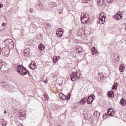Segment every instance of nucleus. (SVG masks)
<instances>
[{"instance_id": "nucleus-1", "label": "nucleus", "mask_w": 126, "mask_h": 126, "mask_svg": "<svg viewBox=\"0 0 126 126\" xmlns=\"http://www.w3.org/2000/svg\"><path fill=\"white\" fill-rule=\"evenodd\" d=\"M81 21L83 24H87L90 21V18H89L88 14L82 13L81 15Z\"/></svg>"}, {"instance_id": "nucleus-2", "label": "nucleus", "mask_w": 126, "mask_h": 126, "mask_svg": "<svg viewBox=\"0 0 126 126\" xmlns=\"http://www.w3.org/2000/svg\"><path fill=\"white\" fill-rule=\"evenodd\" d=\"M4 44L8 48L12 49L14 47V43L13 42V40L11 39H6L4 41Z\"/></svg>"}, {"instance_id": "nucleus-3", "label": "nucleus", "mask_w": 126, "mask_h": 126, "mask_svg": "<svg viewBox=\"0 0 126 126\" xmlns=\"http://www.w3.org/2000/svg\"><path fill=\"white\" fill-rule=\"evenodd\" d=\"M78 72H73L70 76L71 80L72 81H74L76 79H78L80 77V75L79 74Z\"/></svg>"}, {"instance_id": "nucleus-4", "label": "nucleus", "mask_w": 126, "mask_h": 126, "mask_svg": "<svg viewBox=\"0 0 126 126\" xmlns=\"http://www.w3.org/2000/svg\"><path fill=\"white\" fill-rule=\"evenodd\" d=\"M99 23L101 24H104L105 23V20H106V15H105V13L104 12H101L99 16Z\"/></svg>"}, {"instance_id": "nucleus-5", "label": "nucleus", "mask_w": 126, "mask_h": 126, "mask_svg": "<svg viewBox=\"0 0 126 126\" xmlns=\"http://www.w3.org/2000/svg\"><path fill=\"white\" fill-rule=\"evenodd\" d=\"M10 51V49L7 48L5 50V47L2 48V51L3 54V56H6L9 55V52Z\"/></svg>"}, {"instance_id": "nucleus-6", "label": "nucleus", "mask_w": 126, "mask_h": 126, "mask_svg": "<svg viewBox=\"0 0 126 126\" xmlns=\"http://www.w3.org/2000/svg\"><path fill=\"white\" fill-rule=\"evenodd\" d=\"M25 69V67H24L23 65H19L16 68V70L18 72V73H19V71H22L23 70H24Z\"/></svg>"}, {"instance_id": "nucleus-7", "label": "nucleus", "mask_w": 126, "mask_h": 126, "mask_svg": "<svg viewBox=\"0 0 126 126\" xmlns=\"http://www.w3.org/2000/svg\"><path fill=\"white\" fill-rule=\"evenodd\" d=\"M24 55L25 57H29L30 55V49L27 48L24 50Z\"/></svg>"}, {"instance_id": "nucleus-8", "label": "nucleus", "mask_w": 126, "mask_h": 126, "mask_svg": "<svg viewBox=\"0 0 126 126\" xmlns=\"http://www.w3.org/2000/svg\"><path fill=\"white\" fill-rule=\"evenodd\" d=\"M29 67L31 68V69H35L37 66L36 65V63L34 62H32L29 65Z\"/></svg>"}, {"instance_id": "nucleus-9", "label": "nucleus", "mask_w": 126, "mask_h": 126, "mask_svg": "<svg viewBox=\"0 0 126 126\" xmlns=\"http://www.w3.org/2000/svg\"><path fill=\"white\" fill-rule=\"evenodd\" d=\"M19 73L21 75H26L28 73H29V71L26 70V68H25L24 70H23L22 71H19Z\"/></svg>"}, {"instance_id": "nucleus-10", "label": "nucleus", "mask_w": 126, "mask_h": 126, "mask_svg": "<svg viewBox=\"0 0 126 126\" xmlns=\"http://www.w3.org/2000/svg\"><path fill=\"white\" fill-rule=\"evenodd\" d=\"M107 114L108 116H114L115 115V110L113 109H109L107 111Z\"/></svg>"}, {"instance_id": "nucleus-11", "label": "nucleus", "mask_w": 126, "mask_h": 126, "mask_svg": "<svg viewBox=\"0 0 126 126\" xmlns=\"http://www.w3.org/2000/svg\"><path fill=\"white\" fill-rule=\"evenodd\" d=\"M114 18L116 20H120L121 19H122V18H123V15L121 14V13L120 14H116L114 16Z\"/></svg>"}, {"instance_id": "nucleus-12", "label": "nucleus", "mask_w": 126, "mask_h": 126, "mask_svg": "<svg viewBox=\"0 0 126 126\" xmlns=\"http://www.w3.org/2000/svg\"><path fill=\"white\" fill-rule=\"evenodd\" d=\"M120 103V104H121L122 106H123L124 107H126V99H125L124 98H121Z\"/></svg>"}, {"instance_id": "nucleus-13", "label": "nucleus", "mask_w": 126, "mask_h": 126, "mask_svg": "<svg viewBox=\"0 0 126 126\" xmlns=\"http://www.w3.org/2000/svg\"><path fill=\"white\" fill-rule=\"evenodd\" d=\"M105 4V0H98V5L99 6H103Z\"/></svg>"}, {"instance_id": "nucleus-14", "label": "nucleus", "mask_w": 126, "mask_h": 126, "mask_svg": "<svg viewBox=\"0 0 126 126\" xmlns=\"http://www.w3.org/2000/svg\"><path fill=\"white\" fill-rule=\"evenodd\" d=\"M92 55H96L98 54V50L95 49V47H93L91 49Z\"/></svg>"}, {"instance_id": "nucleus-15", "label": "nucleus", "mask_w": 126, "mask_h": 126, "mask_svg": "<svg viewBox=\"0 0 126 126\" xmlns=\"http://www.w3.org/2000/svg\"><path fill=\"white\" fill-rule=\"evenodd\" d=\"M38 49L40 51H43V50H45V45H44L43 44L40 43L38 45Z\"/></svg>"}, {"instance_id": "nucleus-16", "label": "nucleus", "mask_w": 126, "mask_h": 126, "mask_svg": "<svg viewBox=\"0 0 126 126\" xmlns=\"http://www.w3.org/2000/svg\"><path fill=\"white\" fill-rule=\"evenodd\" d=\"M87 101V98H82L80 101V104L81 105H83V104H85V102Z\"/></svg>"}, {"instance_id": "nucleus-17", "label": "nucleus", "mask_w": 126, "mask_h": 126, "mask_svg": "<svg viewBox=\"0 0 126 126\" xmlns=\"http://www.w3.org/2000/svg\"><path fill=\"white\" fill-rule=\"evenodd\" d=\"M50 6L51 8H54V7L57 6V3L55 2H51L50 4Z\"/></svg>"}, {"instance_id": "nucleus-18", "label": "nucleus", "mask_w": 126, "mask_h": 126, "mask_svg": "<svg viewBox=\"0 0 126 126\" xmlns=\"http://www.w3.org/2000/svg\"><path fill=\"white\" fill-rule=\"evenodd\" d=\"M59 97L60 98L62 99V100H65L66 99V96H65L64 94H59Z\"/></svg>"}, {"instance_id": "nucleus-19", "label": "nucleus", "mask_w": 126, "mask_h": 126, "mask_svg": "<svg viewBox=\"0 0 126 126\" xmlns=\"http://www.w3.org/2000/svg\"><path fill=\"white\" fill-rule=\"evenodd\" d=\"M94 117H95V118L98 119V118L100 117V112L98 111H95L94 113Z\"/></svg>"}, {"instance_id": "nucleus-20", "label": "nucleus", "mask_w": 126, "mask_h": 126, "mask_svg": "<svg viewBox=\"0 0 126 126\" xmlns=\"http://www.w3.org/2000/svg\"><path fill=\"white\" fill-rule=\"evenodd\" d=\"M0 126H6V124L3 120H0Z\"/></svg>"}, {"instance_id": "nucleus-21", "label": "nucleus", "mask_w": 126, "mask_h": 126, "mask_svg": "<svg viewBox=\"0 0 126 126\" xmlns=\"http://www.w3.org/2000/svg\"><path fill=\"white\" fill-rule=\"evenodd\" d=\"M63 32H56V35L57 37H60V38L63 37Z\"/></svg>"}, {"instance_id": "nucleus-22", "label": "nucleus", "mask_w": 126, "mask_h": 126, "mask_svg": "<svg viewBox=\"0 0 126 126\" xmlns=\"http://www.w3.org/2000/svg\"><path fill=\"white\" fill-rule=\"evenodd\" d=\"M108 96L109 97H111L112 98H113V97L114 96V92L113 91L109 92L108 94Z\"/></svg>"}, {"instance_id": "nucleus-23", "label": "nucleus", "mask_w": 126, "mask_h": 126, "mask_svg": "<svg viewBox=\"0 0 126 126\" xmlns=\"http://www.w3.org/2000/svg\"><path fill=\"white\" fill-rule=\"evenodd\" d=\"M124 68H125V65H122L120 67V72H123L124 71Z\"/></svg>"}, {"instance_id": "nucleus-24", "label": "nucleus", "mask_w": 126, "mask_h": 126, "mask_svg": "<svg viewBox=\"0 0 126 126\" xmlns=\"http://www.w3.org/2000/svg\"><path fill=\"white\" fill-rule=\"evenodd\" d=\"M113 89H117L118 88V83L114 84V85L113 86Z\"/></svg>"}, {"instance_id": "nucleus-25", "label": "nucleus", "mask_w": 126, "mask_h": 126, "mask_svg": "<svg viewBox=\"0 0 126 126\" xmlns=\"http://www.w3.org/2000/svg\"><path fill=\"white\" fill-rule=\"evenodd\" d=\"M93 100H91V99H90V97H89V98H88V100H87V102H88V104H91V103H92Z\"/></svg>"}, {"instance_id": "nucleus-26", "label": "nucleus", "mask_w": 126, "mask_h": 126, "mask_svg": "<svg viewBox=\"0 0 126 126\" xmlns=\"http://www.w3.org/2000/svg\"><path fill=\"white\" fill-rule=\"evenodd\" d=\"M107 118H108V115H107V114H106V113L104 114L103 115V120H106V119H107Z\"/></svg>"}, {"instance_id": "nucleus-27", "label": "nucleus", "mask_w": 126, "mask_h": 126, "mask_svg": "<svg viewBox=\"0 0 126 126\" xmlns=\"http://www.w3.org/2000/svg\"><path fill=\"white\" fill-rule=\"evenodd\" d=\"M63 30L62 28H59L57 30V32H63Z\"/></svg>"}, {"instance_id": "nucleus-28", "label": "nucleus", "mask_w": 126, "mask_h": 126, "mask_svg": "<svg viewBox=\"0 0 126 126\" xmlns=\"http://www.w3.org/2000/svg\"><path fill=\"white\" fill-rule=\"evenodd\" d=\"M44 98H45V100H48L49 99V95H48V94H44Z\"/></svg>"}, {"instance_id": "nucleus-29", "label": "nucleus", "mask_w": 126, "mask_h": 126, "mask_svg": "<svg viewBox=\"0 0 126 126\" xmlns=\"http://www.w3.org/2000/svg\"><path fill=\"white\" fill-rule=\"evenodd\" d=\"M2 65H3V63L0 61V70L1 69V67H2Z\"/></svg>"}, {"instance_id": "nucleus-30", "label": "nucleus", "mask_w": 126, "mask_h": 126, "mask_svg": "<svg viewBox=\"0 0 126 126\" xmlns=\"http://www.w3.org/2000/svg\"><path fill=\"white\" fill-rule=\"evenodd\" d=\"M90 98H91V99H92V101H93V100L94 99V98H95V95L94 94H93L91 96H89Z\"/></svg>"}, {"instance_id": "nucleus-31", "label": "nucleus", "mask_w": 126, "mask_h": 126, "mask_svg": "<svg viewBox=\"0 0 126 126\" xmlns=\"http://www.w3.org/2000/svg\"><path fill=\"white\" fill-rule=\"evenodd\" d=\"M106 1L108 2V3H112V2L114 1V0H106Z\"/></svg>"}, {"instance_id": "nucleus-32", "label": "nucleus", "mask_w": 126, "mask_h": 126, "mask_svg": "<svg viewBox=\"0 0 126 126\" xmlns=\"http://www.w3.org/2000/svg\"><path fill=\"white\" fill-rule=\"evenodd\" d=\"M70 94H68V95L67 96V100H69L70 99Z\"/></svg>"}, {"instance_id": "nucleus-33", "label": "nucleus", "mask_w": 126, "mask_h": 126, "mask_svg": "<svg viewBox=\"0 0 126 126\" xmlns=\"http://www.w3.org/2000/svg\"><path fill=\"white\" fill-rule=\"evenodd\" d=\"M29 11L31 13H33V12H34V10H33L32 8H30L29 9Z\"/></svg>"}, {"instance_id": "nucleus-34", "label": "nucleus", "mask_w": 126, "mask_h": 126, "mask_svg": "<svg viewBox=\"0 0 126 126\" xmlns=\"http://www.w3.org/2000/svg\"><path fill=\"white\" fill-rule=\"evenodd\" d=\"M77 50L78 53H81V52L82 51L81 48H78V49H77Z\"/></svg>"}, {"instance_id": "nucleus-35", "label": "nucleus", "mask_w": 126, "mask_h": 126, "mask_svg": "<svg viewBox=\"0 0 126 126\" xmlns=\"http://www.w3.org/2000/svg\"><path fill=\"white\" fill-rule=\"evenodd\" d=\"M105 77L104 75H103L102 76H100V80H102V79H105Z\"/></svg>"}, {"instance_id": "nucleus-36", "label": "nucleus", "mask_w": 126, "mask_h": 126, "mask_svg": "<svg viewBox=\"0 0 126 126\" xmlns=\"http://www.w3.org/2000/svg\"><path fill=\"white\" fill-rule=\"evenodd\" d=\"M63 9H62L61 11H59L58 12L60 14H63Z\"/></svg>"}, {"instance_id": "nucleus-37", "label": "nucleus", "mask_w": 126, "mask_h": 126, "mask_svg": "<svg viewBox=\"0 0 126 126\" xmlns=\"http://www.w3.org/2000/svg\"><path fill=\"white\" fill-rule=\"evenodd\" d=\"M83 2H84L85 3H86V2H88V0H82Z\"/></svg>"}, {"instance_id": "nucleus-38", "label": "nucleus", "mask_w": 126, "mask_h": 126, "mask_svg": "<svg viewBox=\"0 0 126 126\" xmlns=\"http://www.w3.org/2000/svg\"><path fill=\"white\" fill-rule=\"evenodd\" d=\"M5 25H6L5 23L2 24V26H5Z\"/></svg>"}, {"instance_id": "nucleus-39", "label": "nucleus", "mask_w": 126, "mask_h": 126, "mask_svg": "<svg viewBox=\"0 0 126 126\" xmlns=\"http://www.w3.org/2000/svg\"><path fill=\"white\" fill-rule=\"evenodd\" d=\"M47 26L50 27V26H51V25L50 24H47Z\"/></svg>"}, {"instance_id": "nucleus-40", "label": "nucleus", "mask_w": 126, "mask_h": 126, "mask_svg": "<svg viewBox=\"0 0 126 126\" xmlns=\"http://www.w3.org/2000/svg\"><path fill=\"white\" fill-rule=\"evenodd\" d=\"M18 126H24L22 125V124H19V125H18Z\"/></svg>"}, {"instance_id": "nucleus-41", "label": "nucleus", "mask_w": 126, "mask_h": 126, "mask_svg": "<svg viewBox=\"0 0 126 126\" xmlns=\"http://www.w3.org/2000/svg\"><path fill=\"white\" fill-rule=\"evenodd\" d=\"M4 113L5 114H6L7 112L6 111V110H4Z\"/></svg>"}, {"instance_id": "nucleus-42", "label": "nucleus", "mask_w": 126, "mask_h": 126, "mask_svg": "<svg viewBox=\"0 0 126 126\" xmlns=\"http://www.w3.org/2000/svg\"><path fill=\"white\" fill-rule=\"evenodd\" d=\"M1 53V49L0 48V55Z\"/></svg>"}, {"instance_id": "nucleus-43", "label": "nucleus", "mask_w": 126, "mask_h": 126, "mask_svg": "<svg viewBox=\"0 0 126 126\" xmlns=\"http://www.w3.org/2000/svg\"><path fill=\"white\" fill-rule=\"evenodd\" d=\"M54 62L55 63H57V61H55V60H54Z\"/></svg>"}, {"instance_id": "nucleus-44", "label": "nucleus", "mask_w": 126, "mask_h": 126, "mask_svg": "<svg viewBox=\"0 0 126 126\" xmlns=\"http://www.w3.org/2000/svg\"><path fill=\"white\" fill-rule=\"evenodd\" d=\"M1 7V4H0V8Z\"/></svg>"}, {"instance_id": "nucleus-45", "label": "nucleus", "mask_w": 126, "mask_h": 126, "mask_svg": "<svg viewBox=\"0 0 126 126\" xmlns=\"http://www.w3.org/2000/svg\"><path fill=\"white\" fill-rule=\"evenodd\" d=\"M118 59H119V56L118 57Z\"/></svg>"}]
</instances>
